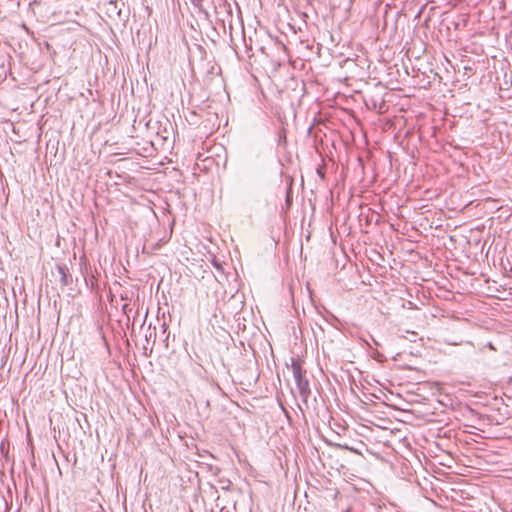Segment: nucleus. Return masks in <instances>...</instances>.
<instances>
[{"instance_id": "obj_1", "label": "nucleus", "mask_w": 512, "mask_h": 512, "mask_svg": "<svg viewBox=\"0 0 512 512\" xmlns=\"http://www.w3.org/2000/svg\"><path fill=\"white\" fill-rule=\"evenodd\" d=\"M291 368L299 395L302 401L307 404L308 398L311 395V389L306 378V370L302 368L301 361L295 358H291Z\"/></svg>"}, {"instance_id": "obj_2", "label": "nucleus", "mask_w": 512, "mask_h": 512, "mask_svg": "<svg viewBox=\"0 0 512 512\" xmlns=\"http://www.w3.org/2000/svg\"><path fill=\"white\" fill-rule=\"evenodd\" d=\"M56 271L59 276V282L62 287H66L73 282L72 275L66 264L60 263L56 265Z\"/></svg>"}, {"instance_id": "obj_3", "label": "nucleus", "mask_w": 512, "mask_h": 512, "mask_svg": "<svg viewBox=\"0 0 512 512\" xmlns=\"http://www.w3.org/2000/svg\"><path fill=\"white\" fill-rule=\"evenodd\" d=\"M334 447L336 448H339V449H346V450H349L351 452H354V453H357V450L352 448V447H349L347 444H333Z\"/></svg>"}, {"instance_id": "obj_4", "label": "nucleus", "mask_w": 512, "mask_h": 512, "mask_svg": "<svg viewBox=\"0 0 512 512\" xmlns=\"http://www.w3.org/2000/svg\"><path fill=\"white\" fill-rule=\"evenodd\" d=\"M317 174L319 175V177L321 179H324L325 177V170H324V166H319L316 170Z\"/></svg>"}, {"instance_id": "obj_5", "label": "nucleus", "mask_w": 512, "mask_h": 512, "mask_svg": "<svg viewBox=\"0 0 512 512\" xmlns=\"http://www.w3.org/2000/svg\"><path fill=\"white\" fill-rule=\"evenodd\" d=\"M192 5L196 8H201L202 7V3H203V0H190Z\"/></svg>"}, {"instance_id": "obj_6", "label": "nucleus", "mask_w": 512, "mask_h": 512, "mask_svg": "<svg viewBox=\"0 0 512 512\" xmlns=\"http://www.w3.org/2000/svg\"><path fill=\"white\" fill-rule=\"evenodd\" d=\"M5 59H6V56H5V55H2V54L0 53V67H1V68H3V67H4Z\"/></svg>"}, {"instance_id": "obj_7", "label": "nucleus", "mask_w": 512, "mask_h": 512, "mask_svg": "<svg viewBox=\"0 0 512 512\" xmlns=\"http://www.w3.org/2000/svg\"><path fill=\"white\" fill-rule=\"evenodd\" d=\"M123 311H124L125 313H127V311H128V305H127V304H125V305L123 306Z\"/></svg>"}, {"instance_id": "obj_8", "label": "nucleus", "mask_w": 512, "mask_h": 512, "mask_svg": "<svg viewBox=\"0 0 512 512\" xmlns=\"http://www.w3.org/2000/svg\"><path fill=\"white\" fill-rule=\"evenodd\" d=\"M150 337H152V332H150L149 336H148V335H146V340L148 341V339H149Z\"/></svg>"}, {"instance_id": "obj_9", "label": "nucleus", "mask_w": 512, "mask_h": 512, "mask_svg": "<svg viewBox=\"0 0 512 512\" xmlns=\"http://www.w3.org/2000/svg\"><path fill=\"white\" fill-rule=\"evenodd\" d=\"M373 341L375 345H379V343L375 339H373Z\"/></svg>"}]
</instances>
